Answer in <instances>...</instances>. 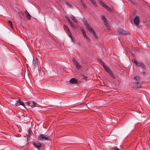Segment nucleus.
<instances>
[{
  "label": "nucleus",
  "mask_w": 150,
  "mask_h": 150,
  "mask_svg": "<svg viewBox=\"0 0 150 150\" xmlns=\"http://www.w3.org/2000/svg\"><path fill=\"white\" fill-rule=\"evenodd\" d=\"M133 87L134 88H139L141 87L143 83V81L140 77L137 76L134 77L133 80Z\"/></svg>",
  "instance_id": "obj_1"
},
{
  "label": "nucleus",
  "mask_w": 150,
  "mask_h": 150,
  "mask_svg": "<svg viewBox=\"0 0 150 150\" xmlns=\"http://www.w3.org/2000/svg\"><path fill=\"white\" fill-rule=\"evenodd\" d=\"M38 139L39 141H44L49 140L50 139V136H48V135H45L42 134L39 136Z\"/></svg>",
  "instance_id": "obj_2"
},
{
  "label": "nucleus",
  "mask_w": 150,
  "mask_h": 150,
  "mask_svg": "<svg viewBox=\"0 0 150 150\" xmlns=\"http://www.w3.org/2000/svg\"><path fill=\"white\" fill-rule=\"evenodd\" d=\"M133 63L135 64L138 67H141L143 68H145V66L143 63L142 62H138L136 60L134 59L132 60Z\"/></svg>",
  "instance_id": "obj_3"
},
{
  "label": "nucleus",
  "mask_w": 150,
  "mask_h": 150,
  "mask_svg": "<svg viewBox=\"0 0 150 150\" xmlns=\"http://www.w3.org/2000/svg\"><path fill=\"white\" fill-rule=\"evenodd\" d=\"M99 2L102 6H103L104 8H106L108 10V11H111V9L108 7L104 3H103L101 0H99Z\"/></svg>",
  "instance_id": "obj_4"
},
{
  "label": "nucleus",
  "mask_w": 150,
  "mask_h": 150,
  "mask_svg": "<svg viewBox=\"0 0 150 150\" xmlns=\"http://www.w3.org/2000/svg\"><path fill=\"white\" fill-rule=\"evenodd\" d=\"M73 62L76 66V67L79 70L81 69L82 67L79 64L78 62H77L74 58V59L73 60Z\"/></svg>",
  "instance_id": "obj_5"
},
{
  "label": "nucleus",
  "mask_w": 150,
  "mask_h": 150,
  "mask_svg": "<svg viewBox=\"0 0 150 150\" xmlns=\"http://www.w3.org/2000/svg\"><path fill=\"white\" fill-rule=\"evenodd\" d=\"M133 21L134 23L136 25H139V17L137 16H136L133 20Z\"/></svg>",
  "instance_id": "obj_6"
},
{
  "label": "nucleus",
  "mask_w": 150,
  "mask_h": 150,
  "mask_svg": "<svg viewBox=\"0 0 150 150\" xmlns=\"http://www.w3.org/2000/svg\"><path fill=\"white\" fill-rule=\"evenodd\" d=\"M83 21L85 26H86L88 30L91 28V26L89 25L88 23L87 22V21L86 19H84V20Z\"/></svg>",
  "instance_id": "obj_7"
},
{
  "label": "nucleus",
  "mask_w": 150,
  "mask_h": 150,
  "mask_svg": "<svg viewBox=\"0 0 150 150\" xmlns=\"http://www.w3.org/2000/svg\"><path fill=\"white\" fill-rule=\"evenodd\" d=\"M33 64L34 66V68L35 69L36 67H38V64L37 62V59H33Z\"/></svg>",
  "instance_id": "obj_8"
},
{
  "label": "nucleus",
  "mask_w": 150,
  "mask_h": 150,
  "mask_svg": "<svg viewBox=\"0 0 150 150\" xmlns=\"http://www.w3.org/2000/svg\"><path fill=\"white\" fill-rule=\"evenodd\" d=\"M88 31H89L90 32H91L92 33L93 35L95 37V38L97 39L98 38V36L96 35V33L95 32L94 30L92 28H90V29H89L88 30Z\"/></svg>",
  "instance_id": "obj_9"
},
{
  "label": "nucleus",
  "mask_w": 150,
  "mask_h": 150,
  "mask_svg": "<svg viewBox=\"0 0 150 150\" xmlns=\"http://www.w3.org/2000/svg\"><path fill=\"white\" fill-rule=\"evenodd\" d=\"M15 104L16 106H18L20 105H24V103L23 102H22V101L20 100H17Z\"/></svg>",
  "instance_id": "obj_10"
},
{
  "label": "nucleus",
  "mask_w": 150,
  "mask_h": 150,
  "mask_svg": "<svg viewBox=\"0 0 150 150\" xmlns=\"http://www.w3.org/2000/svg\"><path fill=\"white\" fill-rule=\"evenodd\" d=\"M33 145L37 148H39L41 146V144L40 143H34Z\"/></svg>",
  "instance_id": "obj_11"
},
{
  "label": "nucleus",
  "mask_w": 150,
  "mask_h": 150,
  "mask_svg": "<svg viewBox=\"0 0 150 150\" xmlns=\"http://www.w3.org/2000/svg\"><path fill=\"white\" fill-rule=\"evenodd\" d=\"M70 81L71 83L74 84L78 82V80L74 78L71 79Z\"/></svg>",
  "instance_id": "obj_12"
},
{
  "label": "nucleus",
  "mask_w": 150,
  "mask_h": 150,
  "mask_svg": "<svg viewBox=\"0 0 150 150\" xmlns=\"http://www.w3.org/2000/svg\"><path fill=\"white\" fill-rule=\"evenodd\" d=\"M103 68L106 72L108 73L110 71H111L108 67H107L106 65Z\"/></svg>",
  "instance_id": "obj_13"
},
{
  "label": "nucleus",
  "mask_w": 150,
  "mask_h": 150,
  "mask_svg": "<svg viewBox=\"0 0 150 150\" xmlns=\"http://www.w3.org/2000/svg\"><path fill=\"white\" fill-rule=\"evenodd\" d=\"M97 60L99 62L101 65L103 66V67L105 66L104 64V62L102 60L99 58Z\"/></svg>",
  "instance_id": "obj_14"
},
{
  "label": "nucleus",
  "mask_w": 150,
  "mask_h": 150,
  "mask_svg": "<svg viewBox=\"0 0 150 150\" xmlns=\"http://www.w3.org/2000/svg\"><path fill=\"white\" fill-rule=\"evenodd\" d=\"M118 33L120 34L124 35L127 34V33H126V31H124L122 30H118Z\"/></svg>",
  "instance_id": "obj_15"
},
{
  "label": "nucleus",
  "mask_w": 150,
  "mask_h": 150,
  "mask_svg": "<svg viewBox=\"0 0 150 150\" xmlns=\"http://www.w3.org/2000/svg\"><path fill=\"white\" fill-rule=\"evenodd\" d=\"M29 105L31 106L32 108H34L35 107V103L33 102H30L28 103Z\"/></svg>",
  "instance_id": "obj_16"
},
{
  "label": "nucleus",
  "mask_w": 150,
  "mask_h": 150,
  "mask_svg": "<svg viewBox=\"0 0 150 150\" xmlns=\"http://www.w3.org/2000/svg\"><path fill=\"white\" fill-rule=\"evenodd\" d=\"M108 73L109 74L110 76L112 78L114 79L115 78V76L114 75L112 71H110V72Z\"/></svg>",
  "instance_id": "obj_17"
},
{
  "label": "nucleus",
  "mask_w": 150,
  "mask_h": 150,
  "mask_svg": "<svg viewBox=\"0 0 150 150\" xmlns=\"http://www.w3.org/2000/svg\"><path fill=\"white\" fill-rule=\"evenodd\" d=\"M70 18L72 20L74 21L75 23H77V21L75 18L73 16H71Z\"/></svg>",
  "instance_id": "obj_18"
},
{
  "label": "nucleus",
  "mask_w": 150,
  "mask_h": 150,
  "mask_svg": "<svg viewBox=\"0 0 150 150\" xmlns=\"http://www.w3.org/2000/svg\"><path fill=\"white\" fill-rule=\"evenodd\" d=\"M8 23L9 25L13 29V24L12 22L10 21H8Z\"/></svg>",
  "instance_id": "obj_19"
},
{
  "label": "nucleus",
  "mask_w": 150,
  "mask_h": 150,
  "mask_svg": "<svg viewBox=\"0 0 150 150\" xmlns=\"http://www.w3.org/2000/svg\"><path fill=\"white\" fill-rule=\"evenodd\" d=\"M26 17L28 20L29 21L31 19V16L29 13L26 15Z\"/></svg>",
  "instance_id": "obj_20"
},
{
  "label": "nucleus",
  "mask_w": 150,
  "mask_h": 150,
  "mask_svg": "<svg viewBox=\"0 0 150 150\" xmlns=\"http://www.w3.org/2000/svg\"><path fill=\"white\" fill-rule=\"evenodd\" d=\"M92 4L95 6H97L96 2L94 0H92L91 1Z\"/></svg>",
  "instance_id": "obj_21"
},
{
  "label": "nucleus",
  "mask_w": 150,
  "mask_h": 150,
  "mask_svg": "<svg viewBox=\"0 0 150 150\" xmlns=\"http://www.w3.org/2000/svg\"><path fill=\"white\" fill-rule=\"evenodd\" d=\"M18 14L20 16V18H22L23 16V13L22 11H20L18 12Z\"/></svg>",
  "instance_id": "obj_22"
},
{
  "label": "nucleus",
  "mask_w": 150,
  "mask_h": 150,
  "mask_svg": "<svg viewBox=\"0 0 150 150\" xmlns=\"http://www.w3.org/2000/svg\"><path fill=\"white\" fill-rule=\"evenodd\" d=\"M101 17L103 21L104 22H105L106 21H107L106 19L104 16L102 15Z\"/></svg>",
  "instance_id": "obj_23"
},
{
  "label": "nucleus",
  "mask_w": 150,
  "mask_h": 150,
  "mask_svg": "<svg viewBox=\"0 0 150 150\" xmlns=\"http://www.w3.org/2000/svg\"><path fill=\"white\" fill-rule=\"evenodd\" d=\"M65 17L67 18V21L69 23H72V21H71V20L67 16H65Z\"/></svg>",
  "instance_id": "obj_24"
},
{
  "label": "nucleus",
  "mask_w": 150,
  "mask_h": 150,
  "mask_svg": "<svg viewBox=\"0 0 150 150\" xmlns=\"http://www.w3.org/2000/svg\"><path fill=\"white\" fill-rule=\"evenodd\" d=\"M105 23V24L106 26V27L108 28V29H109V25L108 24V23L107 22V21H106Z\"/></svg>",
  "instance_id": "obj_25"
},
{
  "label": "nucleus",
  "mask_w": 150,
  "mask_h": 150,
  "mask_svg": "<svg viewBox=\"0 0 150 150\" xmlns=\"http://www.w3.org/2000/svg\"><path fill=\"white\" fill-rule=\"evenodd\" d=\"M70 25L71 27L73 28H75V25L74 24L72 23H72H70Z\"/></svg>",
  "instance_id": "obj_26"
},
{
  "label": "nucleus",
  "mask_w": 150,
  "mask_h": 150,
  "mask_svg": "<svg viewBox=\"0 0 150 150\" xmlns=\"http://www.w3.org/2000/svg\"><path fill=\"white\" fill-rule=\"evenodd\" d=\"M82 32L83 34V36L84 37L85 36L87 35H86V32L84 31V30L83 29L82 30Z\"/></svg>",
  "instance_id": "obj_27"
},
{
  "label": "nucleus",
  "mask_w": 150,
  "mask_h": 150,
  "mask_svg": "<svg viewBox=\"0 0 150 150\" xmlns=\"http://www.w3.org/2000/svg\"><path fill=\"white\" fill-rule=\"evenodd\" d=\"M66 4L70 8H71L72 7V6L67 2H66Z\"/></svg>",
  "instance_id": "obj_28"
},
{
  "label": "nucleus",
  "mask_w": 150,
  "mask_h": 150,
  "mask_svg": "<svg viewBox=\"0 0 150 150\" xmlns=\"http://www.w3.org/2000/svg\"><path fill=\"white\" fill-rule=\"evenodd\" d=\"M84 38L85 39H86L87 40H88V42H89V41H90V39L88 36L86 35V36H85L84 37Z\"/></svg>",
  "instance_id": "obj_29"
},
{
  "label": "nucleus",
  "mask_w": 150,
  "mask_h": 150,
  "mask_svg": "<svg viewBox=\"0 0 150 150\" xmlns=\"http://www.w3.org/2000/svg\"><path fill=\"white\" fill-rule=\"evenodd\" d=\"M81 2H82V5L85 8H86V4H84L83 2H82V1H81Z\"/></svg>",
  "instance_id": "obj_30"
},
{
  "label": "nucleus",
  "mask_w": 150,
  "mask_h": 150,
  "mask_svg": "<svg viewBox=\"0 0 150 150\" xmlns=\"http://www.w3.org/2000/svg\"><path fill=\"white\" fill-rule=\"evenodd\" d=\"M64 28L65 29H66V30H68V29H69L68 28V27L67 26L65 25H64Z\"/></svg>",
  "instance_id": "obj_31"
},
{
  "label": "nucleus",
  "mask_w": 150,
  "mask_h": 150,
  "mask_svg": "<svg viewBox=\"0 0 150 150\" xmlns=\"http://www.w3.org/2000/svg\"><path fill=\"white\" fill-rule=\"evenodd\" d=\"M129 1L131 3H132V4H135V3L134 2V1H133V0H129Z\"/></svg>",
  "instance_id": "obj_32"
},
{
  "label": "nucleus",
  "mask_w": 150,
  "mask_h": 150,
  "mask_svg": "<svg viewBox=\"0 0 150 150\" xmlns=\"http://www.w3.org/2000/svg\"><path fill=\"white\" fill-rule=\"evenodd\" d=\"M68 33L69 35V36L70 37H71L72 36L71 33V32H69V33Z\"/></svg>",
  "instance_id": "obj_33"
},
{
  "label": "nucleus",
  "mask_w": 150,
  "mask_h": 150,
  "mask_svg": "<svg viewBox=\"0 0 150 150\" xmlns=\"http://www.w3.org/2000/svg\"><path fill=\"white\" fill-rule=\"evenodd\" d=\"M82 77L83 78V79H86V78H87V77L85 75H83V74H82Z\"/></svg>",
  "instance_id": "obj_34"
},
{
  "label": "nucleus",
  "mask_w": 150,
  "mask_h": 150,
  "mask_svg": "<svg viewBox=\"0 0 150 150\" xmlns=\"http://www.w3.org/2000/svg\"><path fill=\"white\" fill-rule=\"evenodd\" d=\"M70 38L71 39V41H72V42H74V39L72 37V36Z\"/></svg>",
  "instance_id": "obj_35"
},
{
  "label": "nucleus",
  "mask_w": 150,
  "mask_h": 150,
  "mask_svg": "<svg viewBox=\"0 0 150 150\" xmlns=\"http://www.w3.org/2000/svg\"><path fill=\"white\" fill-rule=\"evenodd\" d=\"M25 13L26 15L28 14V13H29L27 10H26L25 11Z\"/></svg>",
  "instance_id": "obj_36"
},
{
  "label": "nucleus",
  "mask_w": 150,
  "mask_h": 150,
  "mask_svg": "<svg viewBox=\"0 0 150 150\" xmlns=\"http://www.w3.org/2000/svg\"><path fill=\"white\" fill-rule=\"evenodd\" d=\"M6 134H5V136H4V139H5L6 137Z\"/></svg>",
  "instance_id": "obj_37"
},
{
  "label": "nucleus",
  "mask_w": 150,
  "mask_h": 150,
  "mask_svg": "<svg viewBox=\"0 0 150 150\" xmlns=\"http://www.w3.org/2000/svg\"><path fill=\"white\" fill-rule=\"evenodd\" d=\"M1 133H2V134H0L1 136H3V134H3V132H1Z\"/></svg>",
  "instance_id": "obj_38"
},
{
  "label": "nucleus",
  "mask_w": 150,
  "mask_h": 150,
  "mask_svg": "<svg viewBox=\"0 0 150 150\" xmlns=\"http://www.w3.org/2000/svg\"><path fill=\"white\" fill-rule=\"evenodd\" d=\"M67 30V31L68 33H69V32H71L69 29H68V30Z\"/></svg>",
  "instance_id": "obj_39"
},
{
  "label": "nucleus",
  "mask_w": 150,
  "mask_h": 150,
  "mask_svg": "<svg viewBox=\"0 0 150 150\" xmlns=\"http://www.w3.org/2000/svg\"><path fill=\"white\" fill-rule=\"evenodd\" d=\"M28 135L29 136V134H30V131L29 129L28 130Z\"/></svg>",
  "instance_id": "obj_40"
},
{
  "label": "nucleus",
  "mask_w": 150,
  "mask_h": 150,
  "mask_svg": "<svg viewBox=\"0 0 150 150\" xmlns=\"http://www.w3.org/2000/svg\"><path fill=\"white\" fill-rule=\"evenodd\" d=\"M114 150H120L118 148H116Z\"/></svg>",
  "instance_id": "obj_41"
},
{
  "label": "nucleus",
  "mask_w": 150,
  "mask_h": 150,
  "mask_svg": "<svg viewBox=\"0 0 150 150\" xmlns=\"http://www.w3.org/2000/svg\"><path fill=\"white\" fill-rule=\"evenodd\" d=\"M90 1H91L92 0H90Z\"/></svg>",
  "instance_id": "obj_42"
}]
</instances>
